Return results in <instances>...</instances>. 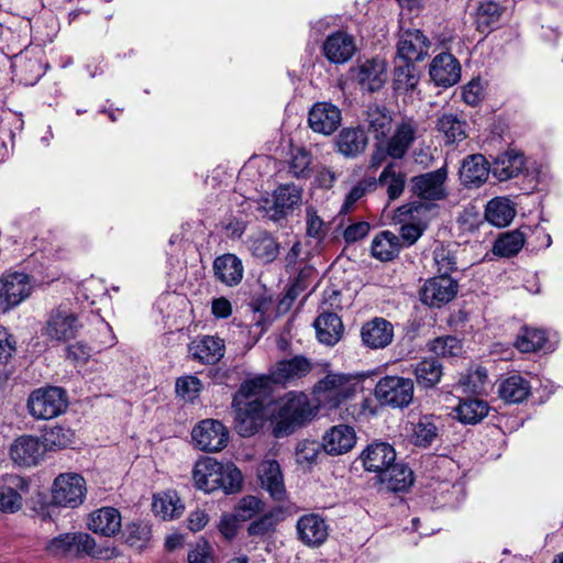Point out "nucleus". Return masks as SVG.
I'll use <instances>...</instances> for the list:
<instances>
[{"instance_id": "1", "label": "nucleus", "mask_w": 563, "mask_h": 563, "mask_svg": "<svg viewBox=\"0 0 563 563\" xmlns=\"http://www.w3.org/2000/svg\"><path fill=\"white\" fill-rule=\"evenodd\" d=\"M195 486L206 493L222 489L225 494H234L242 487L243 476L233 463H220L212 457H203L196 462L192 470Z\"/></svg>"}, {"instance_id": "2", "label": "nucleus", "mask_w": 563, "mask_h": 563, "mask_svg": "<svg viewBox=\"0 0 563 563\" xmlns=\"http://www.w3.org/2000/svg\"><path fill=\"white\" fill-rule=\"evenodd\" d=\"M314 409L305 393L295 390L287 393L278 401L274 434L284 437L292 433L297 427L316 415Z\"/></svg>"}, {"instance_id": "3", "label": "nucleus", "mask_w": 563, "mask_h": 563, "mask_svg": "<svg viewBox=\"0 0 563 563\" xmlns=\"http://www.w3.org/2000/svg\"><path fill=\"white\" fill-rule=\"evenodd\" d=\"M433 211L434 205L429 202H413L398 208L396 218L401 224L400 238L406 245H412L422 235Z\"/></svg>"}, {"instance_id": "4", "label": "nucleus", "mask_w": 563, "mask_h": 563, "mask_svg": "<svg viewBox=\"0 0 563 563\" xmlns=\"http://www.w3.org/2000/svg\"><path fill=\"white\" fill-rule=\"evenodd\" d=\"M358 386V380L352 375L331 373L317 383L314 395L319 404L338 407L352 397Z\"/></svg>"}, {"instance_id": "5", "label": "nucleus", "mask_w": 563, "mask_h": 563, "mask_svg": "<svg viewBox=\"0 0 563 563\" xmlns=\"http://www.w3.org/2000/svg\"><path fill=\"white\" fill-rule=\"evenodd\" d=\"M423 122L412 115L404 114L395 123V129L387 141V154L391 158H402L416 140L423 136Z\"/></svg>"}, {"instance_id": "6", "label": "nucleus", "mask_w": 563, "mask_h": 563, "mask_svg": "<svg viewBox=\"0 0 563 563\" xmlns=\"http://www.w3.org/2000/svg\"><path fill=\"white\" fill-rule=\"evenodd\" d=\"M80 328L77 314L67 306L60 305L47 314L43 335L53 342L63 343L75 339Z\"/></svg>"}, {"instance_id": "7", "label": "nucleus", "mask_w": 563, "mask_h": 563, "mask_svg": "<svg viewBox=\"0 0 563 563\" xmlns=\"http://www.w3.org/2000/svg\"><path fill=\"white\" fill-rule=\"evenodd\" d=\"M66 408V394L59 387L38 388L27 399L29 412L35 419H53Z\"/></svg>"}, {"instance_id": "8", "label": "nucleus", "mask_w": 563, "mask_h": 563, "mask_svg": "<svg viewBox=\"0 0 563 563\" xmlns=\"http://www.w3.org/2000/svg\"><path fill=\"white\" fill-rule=\"evenodd\" d=\"M301 200V189L294 184H287L279 186L271 199H263L260 209L267 219L279 222L291 214Z\"/></svg>"}, {"instance_id": "9", "label": "nucleus", "mask_w": 563, "mask_h": 563, "mask_svg": "<svg viewBox=\"0 0 563 563\" xmlns=\"http://www.w3.org/2000/svg\"><path fill=\"white\" fill-rule=\"evenodd\" d=\"M86 496V482L76 473L58 475L52 486V501L56 506L76 508Z\"/></svg>"}, {"instance_id": "10", "label": "nucleus", "mask_w": 563, "mask_h": 563, "mask_svg": "<svg viewBox=\"0 0 563 563\" xmlns=\"http://www.w3.org/2000/svg\"><path fill=\"white\" fill-rule=\"evenodd\" d=\"M375 396L382 404L395 408L407 407L413 398V383L410 378L385 376L376 384Z\"/></svg>"}, {"instance_id": "11", "label": "nucleus", "mask_w": 563, "mask_h": 563, "mask_svg": "<svg viewBox=\"0 0 563 563\" xmlns=\"http://www.w3.org/2000/svg\"><path fill=\"white\" fill-rule=\"evenodd\" d=\"M33 290L31 278L23 273L0 277V311L7 312L24 301Z\"/></svg>"}, {"instance_id": "12", "label": "nucleus", "mask_w": 563, "mask_h": 563, "mask_svg": "<svg viewBox=\"0 0 563 563\" xmlns=\"http://www.w3.org/2000/svg\"><path fill=\"white\" fill-rule=\"evenodd\" d=\"M191 437L201 451L218 452L227 446L229 432L219 420L206 419L192 429Z\"/></svg>"}, {"instance_id": "13", "label": "nucleus", "mask_w": 563, "mask_h": 563, "mask_svg": "<svg viewBox=\"0 0 563 563\" xmlns=\"http://www.w3.org/2000/svg\"><path fill=\"white\" fill-rule=\"evenodd\" d=\"M350 74L362 90L375 92L386 82L387 64L380 58L366 59L352 67Z\"/></svg>"}, {"instance_id": "14", "label": "nucleus", "mask_w": 563, "mask_h": 563, "mask_svg": "<svg viewBox=\"0 0 563 563\" xmlns=\"http://www.w3.org/2000/svg\"><path fill=\"white\" fill-rule=\"evenodd\" d=\"M430 47V40L420 30H405L397 41L396 59L415 64L428 56Z\"/></svg>"}, {"instance_id": "15", "label": "nucleus", "mask_w": 563, "mask_h": 563, "mask_svg": "<svg viewBox=\"0 0 563 563\" xmlns=\"http://www.w3.org/2000/svg\"><path fill=\"white\" fill-rule=\"evenodd\" d=\"M235 429L242 437L254 434L262 423L263 401L252 399L249 401L233 400Z\"/></svg>"}, {"instance_id": "16", "label": "nucleus", "mask_w": 563, "mask_h": 563, "mask_svg": "<svg viewBox=\"0 0 563 563\" xmlns=\"http://www.w3.org/2000/svg\"><path fill=\"white\" fill-rule=\"evenodd\" d=\"M313 368V364L302 355L276 363L271 369L274 384L291 385L306 377Z\"/></svg>"}, {"instance_id": "17", "label": "nucleus", "mask_w": 563, "mask_h": 563, "mask_svg": "<svg viewBox=\"0 0 563 563\" xmlns=\"http://www.w3.org/2000/svg\"><path fill=\"white\" fill-rule=\"evenodd\" d=\"M360 460L365 471L377 474V477L396 461V451L387 442L375 441L361 453Z\"/></svg>"}, {"instance_id": "18", "label": "nucleus", "mask_w": 563, "mask_h": 563, "mask_svg": "<svg viewBox=\"0 0 563 563\" xmlns=\"http://www.w3.org/2000/svg\"><path fill=\"white\" fill-rule=\"evenodd\" d=\"M29 492L27 482L15 474H8L0 484V511L14 514L21 509L22 495Z\"/></svg>"}, {"instance_id": "19", "label": "nucleus", "mask_w": 563, "mask_h": 563, "mask_svg": "<svg viewBox=\"0 0 563 563\" xmlns=\"http://www.w3.org/2000/svg\"><path fill=\"white\" fill-rule=\"evenodd\" d=\"M188 351L195 361L205 365H214L224 356L225 344L224 340L218 335H202L189 344Z\"/></svg>"}, {"instance_id": "20", "label": "nucleus", "mask_w": 563, "mask_h": 563, "mask_svg": "<svg viewBox=\"0 0 563 563\" xmlns=\"http://www.w3.org/2000/svg\"><path fill=\"white\" fill-rule=\"evenodd\" d=\"M456 291L457 285L450 276H435L426 282L421 290V301L431 307H440L451 301Z\"/></svg>"}, {"instance_id": "21", "label": "nucleus", "mask_w": 563, "mask_h": 563, "mask_svg": "<svg viewBox=\"0 0 563 563\" xmlns=\"http://www.w3.org/2000/svg\"><path fill=\"white\" fill-rule=\"evenodd\" d=\"M308 123L314 132L330 135L341 123V111L332 103L318 102L309 112Z\"/></svg>"}, {"instance_id": "22", "label": "nucleus", "mask_w": 563, "mask_h": 563, "mask_svg": "<svg viewBox=\"0 0 563 563\" xmlns=\"http://www.w3.org/2000/svg\"><path fill=\"white\" fill-rule=\"evenodd\" d=\"M362 342L372 350L385 349L394 339V325L384 318H373L361 329Z\"/></svg>"}, {"instance_id": "23", "label": "nucleus", "mask_w": 563, "mask_h": 563, "mask_svg": "<svg viewBox=\"0 0 563 563\" xmlns=\"http://www.w3.org/2000/svg\"><path fill=\"white\" fill-rule=\"evenodd\" d=\"M429 75L437 86L451 87L461 77V66L452 54L442 53L432 59Z\"/></svg>"}, {"instance_id": "24", "label": "nucleus", "mask_w": 563, "mask_h": 563, "mask_svg": "<svg viewBox=\"0 0 563 563\" xmlns=\"http://www.w3.org/2000/svg\"><path fill=\"white\" fill-rule=\"evenodd\" d=\"M322 51L329 62L344 64L355 54L356 45L352 35L338 31L325 38Z\"/></svg>"}, {"instance_id": "25", "label": "nucleus", "mask_w": 563, "mask_h": 563, "mask_svg": "<svg viewBox=\"0 0 563 563\" xmlns=\"http://www.w3.org/2000/svg\"><path fill=\"white\" fill-rule=\"evenodd\" d=\"M355 443L354 429L347 424H338L324 433L321 445L328 454L341 455L351 451Z\"/></svg>"}, {"instance_id": "26", "label": "nucleus", "mask_w": 563, "mask_h": 563, "mask_svg": "<svg viewBox=\"0 0 563 563\" xmlns=\"http://www.w3.org/2000/svg\"><path fill=\"white\" fill-rule=\"evenodd\" d=\"M87 527L97 534L113 537L121 530V514L113 507L99 508L89 515Z\"/></svg>"}, {"instance_id": "27", "label": "nucleus", "mask_w": 563, "mask_h": 563, "mask_svg": "<svg viewBox=\"0 0 563 563\" xmlns=\"http://www.w3.org/2000/svg\"><path fill=\"white\" fill-rule=\"evenodd\" d=\"M42 442L32 435L18 438L10 448V456L15 464L36 465L44 454Z\"/></svg>"}, {"instance_id": "28", "label": "nucleus", "mask_w": 563, "mask_h": 563, "mask_svg": "<svg viewBox=\"0 0 563 563\" xmlns=\"http://www.w3.org/2000/svg\"><path fill=\"white\" fill-rule=\"evenodd\" d=\"M467 123L457 113H439L434 122V130L442 136L445 145L462 142L467 137Z\"/></svg>"}, {"instance_id": "29", "label": "nucleus", "mask_w": 563, "mask_h": 563, "mask_svg": "<svg viewBox=\"0 0 563 563\" xmlns=\"http://www.w3.org/2000/svg\"><path fill=\"white\" fill-rule=\"evenodd\" d=\"M299 539L307 545H320L328 538V526L317 514L301 516L297 521Z\"/></svg>"}, {"instance_id": "30", "label": "nucleus", "mask_w": 563, "mask_h": 563, "mask_svg": "<svg viewBox=\"0 0 563 563\" xmlns=\"http://www.w3.org/2000/svg\"><path fill=\"white\" fill-rule=\"evenodd\" d=\"M320 343L333 346L343 335L344 327L341 318L334 312H322L313 322Z\"/></svg>"}, {"instance_id": "31", "label": "nucleus", "mask_w": 563, "mask_h": 563, "mask_svg": "<svg viewBox=\"0 0 563 563\" xmlns=\"http://www.w3.org/2000/svg\"><path fill=\"white\" fill-rule=\"evenodd\" d=\"M216 278L227 286H235L243 278L242 261L234 254L228 253L218 256L213 262Z\"/></svg>"}, {"instance_id": "32", "label": "nucleus", "mask_w": 563, "mask_h": 563, "mask_svg": "<svg viewBox=\"0 0 563 563\" xmlns=\"http://www.w3.org/2000/svg\"><path fill=\"white\" fill-rule=\"evenodd\" d=\"M258 477L263 488L273 498L282 500L285 495L284 478L280 466L276 461H264L258 466Z\"/></svg>"}, {"instance_id": "33", "label": "nucleus", "mask_w": 563, "mask_h": 563, "mask_svg": "<svg viewBox=\"0 0 563 563\" xmlns=\"http://www.w3.org/2000/svg\"><path fill=\"white\" fill-rule=\"evenodd\" d=\"M380 484L385 485L388 490L402 492L409 488L413 482L412 471L405 464L396 463L378 476Z\"/></svg>"}, {"instance_id": "34", "label": "nucleus", "mask_w": 563, "mask_h": 563, "mask_svg": "<svg viewBox=\"0 0 563 563\" xmlns=\"http://www.w3.org/2000/svg\"><path fill=\"white\" fill-rule=\"evenodd\" d=\"M526 230L530 231V228H521L500 234L493 245L492 251L494 255L499 257H511L518 254L526 242Z\"/></svg>"}, {"instance_id": "35", "label": "nucleus", "mask_w": 563, "mask_h": 563, "mask_svg": "<svg viewBox=\"0 0 563 563\" xmlns=\"http://www.w3.org/2000/svg\"><path fill=\"white\" fill-rule=\"evenodd\" d=\"M489 412L487 401L478 398H465L460 400L454 408V418L464 424H476Z\"/></svg>"}, {"instance_id": "36", "label": "nucleus", "mask_w": 563, "mask_h": 563, "mask_svg": "<svg viewBox=\"0 0 563 563\" xmlns=\"http://www.w3.org/2000/svg\"><path fill=\"white\" fill-rule=\"evenodd\" d=\"M273 383L271 373L269 375H261L247 379L242 383L233 399L235 402L249 401L252 399H258L262 401V398L271 393Z\"/></svg>"}, {"instance_id": "37", "label": "nucleus", "mask_w": 563, "mask_h": 563, "mask_svg": "<svg viewBox=\"0 0 563 563\" xmlns=\"http://www.w3.org/2000/svg\"><path fill=\"white\" fill-rule=\"evenodd\" d=\"M417 384L422 388H432L441 379L443 368L441 363L433 357L423 358L411 365Z\"/></svg>"}, {"instance_id": "38", "label": "nucleus", "mask_w": 563, "mask_h": 563, "mask_svg": "<svg viewBox=\"0 0 563 563\" xmlns=\"http://www.w3.org/2000/svg\"><path fill=\"white\" fill-rule=\"evenodd\" d=\"M366 145L367 136L360 128L343 129L336 140L339 152L345 156H356L365 150Z\"/></svg>"}, {"instance_id": "39", "label": "nucleus", "mask_w": 563, "mask_h": 563, "mask_svg": "<svg viewBox=\"0 0 563 563\" xmlns=\"http://www.w3.org/2000/svg\"><path fill=\"white\" fill-rule=\"evenodd\" d=\"M365 121L368 131L379 140L385 139L390 132L393 118L385 106L373 104L367 108Z\"/></svg>"}, {"instance_id": "40", "label": "nucleus", "mask_w": 563, "mask_h": 563, "mask_svg": "<svg viewBox=\"0 0 563 563\" xmlns=\"http://www.w3.org/2000/svg\"><path fill=\"white\" fill-rule=\"evenodd\" d=\"M523 154L517 150H508L499 154L493 163V174L496 176L498 173L505 176H519L525 170Z\"/></svg>"}, {"instance_id": "41", "label": "nucleus", "mask_w": 563, "mask_h": 563, "mask_svg": "<svg viewBox=\"0 0 563 563\" xmlns=\"http://www.w3.org/2000/svg\"><path fill=\"white\" fill-rule=\"evenodd\" d=\"M516 210L506 198L492 199L485 210L486 220L495 227H506L515 218Z\"/></svg>"}, {"instance_id": "42", "label": "nucleus", "mask_w": 563, "mask_h": 563, "mask_svg": "<svg viewBox=\"0 0 563 563\" xmlns=\"http://www.w3.org/2000/svg\"><path fill=\"white\" fill-rule=\"evenodd\" d=\"M529 382L520 375H512L501 382L499 396L507 402H521L530 395Z\"/></svg>"}, {"instance_id": "43", "label": "nucleus", "mask_w": 563, "mask_h": 563, "mask_svg": "<svg viewBox=\"0 0 563 563\" xmlns=\"http://www.w3.org/2000/svg\"><path fill=\"white\" fill-rule=\"evenodd\" d=\"M419 82L415 64L395 59L393 88L397 92L413 91Z\"/></svg>"}, {"instance_id": "44", "label": "nucleus", "mask_w": 563, "mask_h": 563, "mask_svg": "<svg viewBox=\"0 0 563 563\" xmlns=\"http://www.w3.org/2000/svg\"><path fill=\"white\" fill-rule=\"evenodd\" d=\"M400 249L399 238L389 231L379 233L372 242V255L383 262L395 258Z\"/></svg>"}, {"instance_id": "45", "label": "nucleus", "mask_w": 563, "mask_h": 563, "mask_svg": "<svg viewBox=\"0 0 563 563\" xmlns=\"http://www.w3.org/2000/svg\"><path fill=\"white\" fill-rule=\"evenodd\" d=\"M505 9L496 2L487 1L478 5L476 11V29L481 33H489L498 25Z\"/></svg>"}, {"instance_id": "46", "label": "nucleus", "mask_w": 563, "mask_h": 563, "mask_svg": "<svg viewBox=\"0 0 563 563\" xmlns=\"http://www.w3.org/2000/svg\"><path fill=\"white\" fill-rule=\"evenodd\" d=\"M184 506L175 492H167L154 497L153 511L163 519H174L183 514Z\"/></svg>"}, {"instance_id": "47", "label": "nucleus", "mask_w": 563, "mask_h": 563, "mask_svg": "<svg viewBox=\"0 0 563 563\" xmlns=\"http://www.w3.org/2000/svg\"><path fill=\"white\" fill-rule=\"evenodd\" d=\"M445 178H412L413 192L424 200H440L446 195Z\"/></svg>"}, {"instance_id": "48", "label": "nucleus", "mask_w": 563, "mask_h": 563, "mask_svg": "<svg viewBox=\"0 0 563 563\" xmlns=\"http://www.w3.org/2000/svg\"><path fill=\"white\" fill-rule=\"evenodd\" d=\"M250 250L256 258L271 263L277 257L279 245L272 235L264 232L252 239Z\"/></svg>"}, {"instance_id": "49", "label": "nucleus", "mask_w": 563, "mask_h": 563, "mask_svg": "<svg viewBox=\"0 0 563 563\" xmlns=\"http://www.w3.org/2000/svg\"><path fill=\"white\" fill-rule=\"evenodd\" d=\"M548 336L545 331L525 327L518 335L515 346L522 353H531L545 347Z\"/></svg>"}, {"instance_id": "50", "label": "nucleus", "mask_w": 563, "mask_h": 563, "mask_svg": "<svg viewBox=\"0 0 563 563\" xmlns=\"http://www.w3.org/2000/svg\"><path fill=\"white\" fill-rule=\"evenodd\" d=\"M124 542L136 550H144L152 539L151 526L145 522H132L126 525L123 531Z\"/></svg>"}, {"instance_id": "51", "label": "nucleus", "mask_w": 563, "mask_h": 563, "mask_svg": "<svg viewBox=\"0 0 563 563\" xmlns=\"http://www.w3.org/2000/svg\"><path fill=\"white\" fill-rule=\"evenodd\" d=\"M438 435V427L434 424L432 417L423 416L412 424L411 439L417 446H430Z\"/></svg>"}, {"instance_id": "52", "label": "nucleus", "mask_w": 563, "mask_h": 563, "mask_svg": "<svg viewBox=\"0 0 563 563\" xmlns=\"http://www.w3.org/2000/svg\"><path fill=\"white\" fill-rule=\"evenodd\" d=\"M42 445L45 450H60L67 448L74 441V432L69 428L54 426L44 431Z\"/></svg>"}, {"instance_id": "53", "label": "nucleus", "mask_w": 563, "mask_h": 563, "mask_svg": "<svg viewBox=\"0 0 563 563\" xmlns=\"http://www.w3.org/2000/svg\"><path fill=\"white\" fill-rule=\"evenodd\" d=\"M489 385L487 372L485 368L478 367L475 371L463 375L459 380V386L463 393L484 394Z\"/></svg>"}, {"instance_id": "54", "label": "nucleus", "mask_w": 563, "mask_h": 563, "mask_svg": "<svg viewBox=\"0 0 563 563\" xmlns=\"http://www.w3.org/2000/svg\"><path fill=\"white\" fill-rule=\"evenodd\" d=\"M278 521V514L274 511L266 512L250 523L247 533L260 539L269 538L275 532Z\"/></svg>"}, {"instance_id": "55", "label": "nucleus", "mask_w": 563, "mask_h": 563, "mask_svg": "<svg viewBox=\"0 0 563 563\" xmlns=\"http://www.w3.org/2000/svg\"><path fill=\"white\" fill-rule=\"evenodd\" d=\"M490 170V164L482 154H471L466 156L460 167V176H487Z\"/></svg>"}, {"instance_id": "56", "label": "nucleus", "mask_w": 563, "mask_h": 563, "mask_svg": "<svg viewBox=\"0 0 563 563\" xmlns=\"http://www.w3.org/2000/svg\"><path fill=\"white\" fill-rule=\"evenodd\" d=\"M430 350L441 357H455L462 354L463 346L455 336H443L433 340L430 344Z\"/></svg>"}, {"instance_id": "57", "label": "nucleus", "mask_w": 563, "mask_h": 563, "mask_svg": "<svg viewBox=\"0 0 563 563\" xmlns=\"http://www.w3.org/2000/svg\"><path fill=\"white\" fill-rule=\"evenodd\" d=\"M75 540L74 533H63L49 540L45 549L53 556L64 558L74 554Z\"/></svg>"}, {"instance_id": "58", "label": "nucleus", "mask_w": 563, "mask_h": 563, "mask_svg": "<svg viewBox=\"0 0 563 563\" xmlns=\"http://www.w3.org/2000/svg\"><path fill=\"white\" fill-rule=\"evenodd\" d=\"M312 158L305 150H298L289 162L288 173L291 176H308L313 173Z\"/></svg>"}, {"instance_id": "59", "label": "nucleus", "mask_w": 563, "mask_h": 563, "mask_svg": "<svg viewBox=\"0 0 563 563\" xmlns=\"http://www.w3.org/2000/svg\"><path fill=\"white\" fill-rule=\"evenodd\" d=\"M262 511V501L255 496L243 497L234 508L238 520L246 521Z\"/></svg>"}, {"instance_id": "60", "label": "nucleus", "mask_w": 563, "mask_h": 563, "mask_svg": "<svg viewBox=\"0 0 563 563\" xmlns=\"http://www.w3.org/2000/svg\"><path fill=\"white\" fill-rule=\"evenodd\" d=\"M433 260L437 266L438 276H450L456 269V261L450 250L440 246L433 252Z\"/></svg>"}, {"instance_id": "61", "label": "nucleus", "mask_w": 563, "mask_h": 563, "mask_svg": "<svg viewBox=\"0 0 563 563\" xmlns=\"http://www.w3.org/2000/svg\"><path fill=\"white\" fill-rule=\"evenodd\" d=\"M201 388V382L196 376H184L176 382V393L185 400H194Z\"/></svg>"}, {"instance_id": "62", "label": "nucleus", "mask_w": 563, "mask_h": 563, "mask_svg": "<svg viewBox=\"0 0 563 563\" xmlns=\"http://www.w3.org/2000/svg\"><path fill=\"white\" fill-rule=\"evenodd\" d=\"M75 544H74V554L79 555H89L93 556L96 551V540L88 533L84 532H75L74 533Z\"/></svg>"}, {"instance_id": "63", "label": "nucleus", "mask_w": 563, "mask_h": 563, "mask_svg": "<svg viewBox=\"0 0 563 563\" xmlns=\"http://www.w3.org/2000/svg\"><path fill=\"white\" fill-rule=\"evenodd\" d=\"M320 452V444L316 441H302L297 445L296 457L298 463H312Z\"/></svg>"}, {"instance_id": "64", "label": "nucleus", "mask_w": 563, "mask_h": 563, "mask_svg": "<svg viewBox=\"0 0 563 563\" xmlns=\"http://www.w3.org/2000/svg\"><path fill=\"white\" fill-rule=\"evenodd\" d=\"M307 234L321 240L327 234L325 223L312 208L307 209Z\"/></svg>"}]
</instances>
